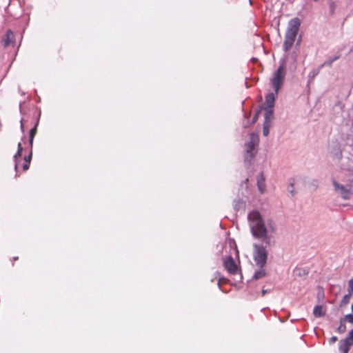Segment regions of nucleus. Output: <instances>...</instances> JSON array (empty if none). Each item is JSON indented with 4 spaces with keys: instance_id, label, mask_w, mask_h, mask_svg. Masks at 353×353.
<instances>
[{
    "instance_id": "f257e3e1",
    "label": "nucleus",
    "mask_w": 353,
    "mask_h": 353,
    "mask_svg": "<svg viewBox=\"0 0 353 353\" xmlns=\"http://www.w3.org/2000/svg\"><path fill=\"white\" fill-rule=\"evenodd\" d=\"M247 219L253 237L261 240L266 245H272L276 230L275 222L271 219L265 221L257 210H251L248 214Z\"/></svg>"
},
{
    "instance_id": "f03ea898",
    "label": "nucleus",
    "mask_w": 353,
    "mask_h": 353,
    "mask_svg": "<svg viewBox=\"0 0 353 353\" xmlns=\"http://www.w3.org/2000/svg\"><path fill=\"white\" fill-rule=\"evenodd\" d=\"M301 26V20L298 17L290 19L285 34L283 45L284 52H288L293 46Z\"/></svg>"
},
{
    "instance_id": "7ed1b4c3",
    "label": "nucleus",
    "mask_w": 353,
    "mask_h": 353,
    "mask_svg": "<svg viewBox=\"0 0 353 353\" xmlns=\"http://www.w3.org/2000/svg\"><path fill=\"white\" fill-rule=\"evenodd\" d=\"M228 244L230 248V254L223 258V265L224 268L227 270V272L229 274H235L239 272V270L241 272V270L238 268L234 259L232 256V254H237L239 252L234 240L230 239L226 243L225 249H227Z\"/></svg>"
},
{
    "instance_id": "20e7f679",
    "label": "nucleus",
    "mask_w": 353,
    "mask_h": 353,
    "mask_svg": "<svg viewBox=\"0 0 353 353\" xmlns=\"http://www.w3.org/2000/svg\"><path fill=\"white\" fill-rule=\"evenodd\" d=\"M270 246L266 245L263 241L261 243H255L253 244L252 258L258 268H261L265 266L268 254L267 248Z\"/></svg>"
},
{
    "instance_id": "39448f33",
    "label": "nucleus",
    "mask_w": 353,
    "mask_h": 353,
    "mask_svg": "<svg viewBox=\"0 0 353 353\" xmlns=\"http://www.w3.org/2000/svg\"><path fill=\"white\" fill-rule=\"evenodd\" d=\"M285 76L286 68L284 62H282L273 72L272 77L270 79V84L275 92V94H278L279 90L282 88Z\"/></svg>"
},
{
    "instance_id": "423d86ee",
    "label": "nucleus",
    "mask_w": 353,
    "mask_h": 353,
    "mask_svg": "<svg viewBox=\"0 0 353 353\" xmlns=\"http://www.w3.org/2000/svg\"><path fill=\"white\" fill-rule=\"evenodd\" d=\"M332 183L334 191L339 193L343 199L349 200L351 198V196L353 194L351 190V185H342L334 179L332 180Z\"/></svg>"
},
{
    "instance_id": "0eeeda50",
    "label": "nucleus",
    "mask_w": 353,
    "mask_h": 353,
    "mask_svg": "<svg viewBox=\"0 0 353 353\" xmlns=\"http://www.w3.org/2000/svg\"><path fill=\"white\" fill-rule=\"evenodd\" d=\"M278 94L274 92L269 93L265 96V102L263 103L264 116L269 118L274 117V107L275 103V97Z\"/></svg>"
},
{
    "instance_id": "6e6552de",
    "label": "nucleus",
    "mask_w": 353,
    "mask_h": 353,
    "mask_svg": "<svg viewBox=\"0 0 353 353\" xmlns=\"http://www.w3.org/2000/svg\"><path fill=\"white\" fill-rule=\"evenodd\" d=\"M244 162L248 163L250 166H253L252 161L258 153L259 150L245 143L244 144Z\"/></svg>"
},
{
    "instance_id": "1a4fd4ad",
    "label": "nucleus",
    "mask_w": 353,
    "mask_h": 353,
    "mask_svg": "<svg viewBox=\"0 0 353 353\" xmlns=\"http://www.w3.org/2000/svg\"><path fill=\"white\" fill-rule=\"evenodd\" d=\"M268 275L267 271L263 268H259L256 270L251 279L247 281L248 288L250 289L255 286L254 282L260 279H262Z\"/></svg>"
},
{
    "instance_id": "9d476101",
    "label": "nucleus",
    "mask_w": 353,
    "mask_h": 353,
    "mask_svg": "<svg viewBox=\"0 0 353 353\" xmlns=\"http://www.w3.org/2000/svg\"><path fill=\"white\" fill-rule=\"evenodd\" d=\"M256 186L259 192L263 194L266 192L265 177L263 172H259L256 177Z\"/></svg>"
},
{
    "instance_id": "9b49d317",
    "label": "nucleus",
    "mask_w": 353,
    "mask_h": 353,
    "mask_svg": "<svg viewBox=\"0 0 353 353\" xmlns=\"http://www.w3.org/2000/svg\"><path fill=\"white\" fill-rule=\"evenodd\" d=\"M259 141L260 139L258 133L252 132L249 134L248 140L245 144L259 150Z\"/></svg>"
},
{
    "instance_id": "f8f14e48",
    "label": "nucleus",
    "mask_w": 353,
    "mask_h": 353,
    "mask_svg": "<svg viewBox=\"0 0 353 353\" xmlns=\"http://www.w3.org/2000/svg\"><path fill=\"white\" fill-rule=\"evenodd\" d=\"M353 345L347 339H341L339 343V350L341 353H348L350 346Z\"/></svg>"
},
{
    "instance_id": "ddd939ff",
    "label": "nucleus",
    "mask_w": 353,
    "mask_h": 353,
    "mask_svg": "<svg viewBox=\"0 0 353 353\" xmlns=\"http://www.w3.org/2000/svg\"><path fill=\"white\" fill-rule=\"evenodd\" d=\"M14 41V35L12 31L9 29L6 31L4 37L2 39V43L4 47H8L11 43Z\"/></svg>"
},
{
    "instance_id": "4468645a",
    "label": "nucleus",
    "mask_w": 353,
    "mask_h": 353,
    "mask_svg": "<svg viewBox=\"0 0 353 353\" xmlns=\"http://www.w3.org/2000/svg\"><path fill=\"white\" fill-rule=\"evenodd\" d=\"M274 117H270L269 118H268L267 117L264 116L263 134L265 137H267L270 133V128L271 126V123Z\"/></svg>"
},
{
    "instance_id": "2eb2a0df",
    "label": "nucleus",
    "mask_w": 353,
    "mask_h": 353,
    "mask_svg": "<svg viewBox=\"0 0 353 353\" xmlns=\"http://www.w3.org/2000/svg\"><path fill=\"white\" fill-rule=\"evenodd\" d=\"M313 314L315 317L319 318L325 315V312L323 310V305H317L314 306L313 310Z\"/></svg>"
},
{
    "instance_id": "dca6fc26",
    "label": "nucleus",
    "mask_w": 353,
    "mask_h": 353,
    "mask_svg": "<svg viewBox=\"0 0 353 353\" xmlns=\"http://www.w3.org/2000/svg\"><path fill=\"white\" fill-rule=\"evenodd\" d=\"M341 57V54H336L333 57H330L328 59L325 61L320 66V68H323L325 66L331 67L334 61L338 60Z\"/></svg>"
},
{
    "instance_id": "f3484780",
    "label": "nucleus",
    "mask_w": 353,
    "mask_h": 353,
    "mask_svg": "<svg viewBox=\"0 0 353 353\" xmlns=\"http://www.w3.org/2000/svg\"><path fill=\"white\" fill-rule=\"evenodd\" d=\"M38 122H39V121H37V123L34 125V126L30 130V133H29V144H30V147L31 148H32L34 137V136H35V134L37 133Z\"/></svg>"
},
{
    "instance_id": "a211bd4d",
    "label": "nucleus",
    "mask_w": 353,
    "mask_h": 353,
    "mask_svg": "<svg viewBox=\"0 0 353 353\" xmlns=\"http://www.w3.org/2000/svg\"><path fill=\"white\" fill-rule=\"evenodd\" d=\"M22 151H23V148L21 146V143H19L17 151L16 154L14 155V159L15 161L14 170L16 172H17V168H18L17 159L21 157Z\"/></svg>"
},
{
    "instance_id": "6ab92c4d",
    "label": "nucleus",
    "mask_w": 353,
    "mask_h": 353,
    "mask_svg": "<svg viewBox=\"0 0 353 353\" xmlns=\"http://www.w3.org/2000/svg\"><path fill=\"white\" fill-rule=\"evenodd\" d=\"M346 329L345 322L341 318L340 324L336 330L339 334H343L346 332Z\"/></svg>"
},
{
    "instance_id": "aec40b11",
    "label": "nucleus",
    "mask_w": 353,
    "mask_h": 353,
    "mask_svg": "<svg viewBox=\"0 0 353 353\" xmlns=\"http://www.w3.org/2000/svg\"><path fill=\"white\" fill-rule=\"evenodd\" d=\"M352 295H353V294H350V292H348L347 294L344 295L341 300L340 305L342 306V305H347L350 302V297Z\"/></svg>"
},
{
    "instance_id": "412c9836",
    "label": "nucleus",
    "mask_w": 353,
    "mask_h": 353,
    "mask_svg": "<svg viewBox=\"0 0 353 353\" xmlns=\"http://www.w3.org/2000/svg\"><path fill=\"white\" fill-rule=\"evenodd\" d=\"M294 186V180L293 179H290L288 190L289 192L292 196H294L295 194Z\"/></svg>"
},
{
    "instance_id": "4be33fe9",
    "label": "nucleus",
    "mask_w": 353,
    "mask_h": 353,
    "mask_svg": "<svg viewBox=\"0 0 353 353\" xmlns=\"http://www.w3.org/2000/svg\"><path fill=\"white\" fill-rule=\"evenodd\" d=\"M217 277L219 278L217 284H218L219 288L221 290V283L223 282H226L227 279L223 276H221L220 274L218 272H216L215 273V278H217Z\"/></svg>"
},
{
    "instance_id": "5701e85b",
    "label": "nucleus",
    "mask_w": 353,
    "mask_h": 353,
    "mask_svg": "<svg viewBox=\"0 0 353 353\" xmlns=\"http://www.w3.org/2000/svg\"><path fill=\"white\" fill-rule=\"evenodd\" d=\"M342 319L345 322H349L350 323H353V313L347 314L345 315L343 317H342Z\"/></svg>"
},
{
    "instance_id": "b1692460",
    "label": "nucleus",
    "mask_w": 353,
    "mask_h": 353,
    "mask_svg": "<svg viewBox=\"0 0 353 353\" xmlns=\"http://www.w3.org/2000/svg\"><path fill=\"white\" fill-rule=\"evenodd\" d=\"M32 148H30V154L28 156L24 157V161H26V163H30V161L32 159Z\"/></svg>"
},
{
    "instance_id": "393cba45",
    "label": "nucleus",
    "mask_w": 353,
    "mask_h": 353,
    "mask_svg": "<svg viewBox=\"0 0 353 353\" xmlns=\"http://www.w3.org/2000/svg\"><path fill=\"white\" fill-rule=\"evenodd\" d=\"M345 339L353 343V328L349 332Z\"/></svg>"
},
{
    "instance_id": "a878e982",
    "label": "nucleus",
    "mask_w": 353,
    "mask_h": 353,
    "mask_svg": "<svg viewBox=\"0 0 353 353\" xmlns=\"http://www.w3.org/2000/svg\"><path fill=\"white\" fill-rule=\"evenodd\" d=\"M240 203H241V199H238V201H234V210L235 211L239 210V209L240 208V205H239Z\"/></svg>"
},
{
    "instance_id": "bb28decb",
    "label": "nucleus",
    "mask_w": 353,
    "mask_h": 353,
    "mask_svg": "<svg viewBox=\"0 0 353 353\" xmlns=\"http://www.w3.org/2000/svg\"><path fill=\"white\" fill-rule=\"evenodd\" d=\"M338 340V338L336 336H333L331 338H330L328 342L330 345L334 344L336 341Z\"/></svg>"
},
{
    "instance_id": "cd10ccee",
    "label": "nucleus",
    "mask_w": 353,
    "mask_h": 353,
    "mask_svg": "<svg viewBox=\"0 0 353 353\" xmlns=\"http://www.w3.org/2000/svg\"><path fill=\"white\" fill-rule=\"evenodd\" d=\"M29 167H30V163H24L23 165V170L24 171L27 170L29 169Z\"/></svg>"
},
{
    "instance_id": "c85d7f7f",
    "label": "nucleus",
    "mask_w": 353,
    "mask_h": 353,
    "mask_svg": "<svg viewBox=\"0 0 353 353\" xmlns=\"http://www.w3.org/2000/svg\"><path fill=\"white\" fill-rule=\"evenodd\" d=\"M271 290H262L261 291V296H263L265 294L270 292Z\"/></svg>"
},
{
    "instance_id": "c756f323",
    "label": "nucleus",
    "mask_w": 353,
    "mask_h": 353,
    "mask_svg": "<svg viewBox=\"0 0 353 353\" xmlns=\"http://www.w3.org/2000/svg\"><path fill=\"white\" fill-rule=\"evenodd\" d=\"M330 8L331 12L332 13L334 10V4L333 3H331L330 6Z\"/></svg>"
},
{
    "instance_id": "7c9ffc66",
    "label": "nucleus",
    "mask_w": 353,
    "mask_h": 353,
    "mask_svg": "<svg viewBox=\"0 0 353 353\" xmlns=\"http://www.w3.org/2000/svg\"><path fill=\"white\" fill-rule=\"evenodd\" d=\"M319 70H314V71H313V77H314V76L317 75V74H318V73H319Z\"/></svg>"
},
{
    "instance_id": "2f4dec72",
    "label": "nucleus",
    "mask_w": 353,
    "mask_h": 353,
    "mask_svg": "<svg viewBox=\"0 0 353 353\" xmlns=\"http://www.w3.org/2000/svg\"><path fill=\"white\" fill-rule=\"evenodd\" d=\"M248 181H249V179H248V178L245 179L244 180V184H247V183H248Z\"/></svg>"
},
{
    "instance_id": "473e14b6",
    "label": "nucleus",
    "mask_w": 353,
    "mask_h": 353,
    "mask_svg": "<svg viewBox=\"0 0 353 353\" xmlns=\"http://www.w3.org/2000/svg\"><path fill=\"white\" fill-rule=\"evenodd\" d=\"M21 129L22 131H23V123H22V121H21Z\"/></svg>"
},
{
    "instance_id": "72a5a7b5",
    "label": "nucleus",
    "mask_w": 353,
    "mask_h": 353,
    "mask_svg": "<svg viewBox=\"0 0 353 353\" xmlns=\"http://www.w3.org/2000/svg\"><path fill=\"white\" fill-rule=\"evenodd\" d=\"M250 293L251 294H253V293H258V290H256L254 292H252V290L250 291Z\"/></svg>"
},
{
    "instance_id": "f704fd0d",
    "label": "nucleus",
    "mask_w": 353,
    "mask_h": 353,
    "mask_svg": "<svg viewBox=\"0 0 353 353\" xmlns=\"http://www.w3.org/2000/svg\"><path fill=\"white\" fill-rule=\"evenodd\" d=\"M13 259H14V261L18 260V256H14V257L13 258Z\"/></svg>"
},
{
    "instance_id": "c9c22d12",
    "label": "nucleus",
    "mask_w": 353,
    "mask_h": 353,
    "mask_svg": "<svg viewBox=\"0 0 353 353\" xmlns=\"http://www.w3.org/2000/svg\"><path fill=\"white\" fill-rule=\"evenodd\" d=\"M240 279H243V274L241 273H240Z\"/></svg>"
},
{
    "instance_id": "e433bc0d",
    "label": "nucleus",
    "mask_w": 353,
    "mask_h": 353,
    "mask_svg": "<svg viewBox=\"0 0 353 353\" xmlns=\"http://www.w3.org/2000/svg\"><path fill=\"white\" fill-rule=\"evenodd\" d=\"M244 84L245 85V86H246L247 88L248 87V85H247V82H246V81H245V82H244Z\"/></svg>"
},
{
    "instance_id": "4c0bfd02",
    "label": "nucleus",
    "mask_w": 353,
    "mask_h": 353,
    "mask_svg": "<svg viewBox=\"0 0 353 353\" xmlns=\"http://www.w3.org/2000/svg\"><path fill=\"white\" fill-rule=\"evenodd\" d=\"M352 312L353 313V303H352Z\"/></svg>"
},
{
    "instance_id": "58836bf2",
    "label": "nucleus",
    "mask_w": 353,
    "mask_h": 353,
    "mask_svg": "<svg viewBox=\"0 0 353 353\" xmlns=\"http://www.w3.org/2000/svg\"><path fill=\"white\" fill-rule=\"evenodd\" d=\"M243 117H244V118H245V117H246V114H245V112H244Z\"/></svg>"
},
{
    "instance_id": "ea45409f",
    "label": "nucleus",
    "mask_w": 353,
    "mask_h": 353,
    "mask_svg": "<svg viewBox=\"0 0 353 353\" xmlns=\"http://www.w3.org/2000/svg\"><path fill=\"white\" fill-rule=\"evenodd\" d=\"M249 2H250V4L252 3L251 0H249Z\"/></svg>"
}]
</instances>
